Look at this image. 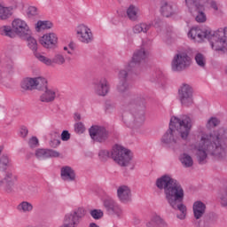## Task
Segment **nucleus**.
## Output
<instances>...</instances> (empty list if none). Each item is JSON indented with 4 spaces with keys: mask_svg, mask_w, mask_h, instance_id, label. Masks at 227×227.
I'll return each instance as SVG.
<instances>
[{
    "mask_svg": "<svg viewBox=\"0 0 227 227\" xmlns=\"http://www.w3.org/2000/svg\"><path fill=\"white\" fill-rule=\"evenodd\" d=\"M192 127L191 117L187 115L171 117L168 130L162 136L161 143L168 148H175L180 143V137L187 141Z\"/></svg>",
    "mask_w": 227,
    "mask_h": 227,
    "instance_id": "f257e3e1",
    "label": "nucleus"
},
{
    "mask_svg": "<svg viewBox=\"0 0 227 227\" xmlns=\"http://www.w3.org/2000/svg\"><path fill=\"white\" fill-rule=\"evenodd\" d=\"M188 38L197 43L208 40L213 51L222 52H226L227 51V27L212 32L199 27H193L188 32Z\"/></svg>",
    "mask_w": 227,
    "mask_h": 227,
    "instance_id": "f03ea898",
    "label": "nucleus"
},
{
    "mask_svg": "<svg viewBox=\"0 0 227 227\" xmlns=\"http://www.w3.org/2000/svg\"><path fill=\"white\" fill-rule=\"evenodd\" d=\"M148 56H150V51L144 48L134 52L130 62L126 65L125 69H121L119 73L117 90L120 93H123L129 90V84L127 83V75H129V72H132L134 68L139 67V64L142 61H145Z\"/></svg>",
    "mask_w": 227,
    "mask_h": 227,
    "instance_id": "7ed1b4c3",
    "label": "nucleus"
},
{
    "mask_svg": "<svg viewBox=\"0 0 227 227\" xmlns=\"http://www.w3.org/2000/svg\"><path fill=\"white\" fill-rule=\"evenodd\" d=\"M98 155L101 160H106V159L112 157L114 162L121 167L129 166L132 162V159H134V153L121 145H114L111 153L107 150H101Z\"/></svg>",
    "mask_w": 227,
    "mask_h": 227,
    "instance_id": "20e7f679",
    "label": "nucleus"
},
{
    "mask_svg": "<svg viewBox=\"0 0 227 227\" xmlns=\"http://www.w3.org/2000/svg\"><path fill=\"white\" fill-rule=\"evenodd\" d=\"M12 166V162L8 156H2L0 158V191L4 192H13L15 184H17V176L12 172H4Z\"/></svg>",
    "mask_w": 227,
    "mask_h": 227,
    "instance_id": "39448f33",
    "label": "nucleus"
},
{
    "mask_svg": "<svg viewBox=\"0 0 227 227\" xmlns=\"http://www.w3.org/2000/svg\"><path fill=\"white\" fill-rule=\"evenodd\" d=\"M156 186L158 189H164L165 198L167 200L184 190L182 185L168 175H165L158 178L156 180Z\"/></svg>",
    "mask_w": 227,
    "mask_h": 227,
    "instance_id": "423d86ee",
    "label": "nucleus"
},
{
    "mask_svg": "<svg viewBox=\"0 0 227 227\" xmlns=\"http://www.w3.org/2000/svg\"><path fill=\"white\" fill-rule=\"evenodd\" d=\"M184 196H185L184 192L181 190V192L167 200L168 205L174 208V210H179L181 213L176 215L177 219H180V221H184V219L187 217V206L182 203V201H184Z\"/></svg>",
    "mask_w": 227,
    "mask_h": 227,
    "instance_id": "0eeeda50",
    "label": "nucleus"
},
{
    "mask_svg": "<svg viewBox=\"0 0 227 227\" xmlns=\"http://www.w3.org/2000/svg\"><path fill=\"white\" fill-rule=\"evenodd\" d=\"M190 13L195 17L196 22L202 24L207 22V14H205V4H200L199 0H185Z\"/></svg>",
    "mask_w": 227,
    "mask_h": 227,
    "instance_id": "6e6552de",
    "label": "nucleus"
},
{
    "mask_svg": "<svg viewBox=\"0 0 227 227\" xmlns=\"http://www.w3.org/2000/svg\"><path fill=\"white\" fill-rule=\"evenodd\" d=\"M74 33L77 40H79L81 43L88 44L95 40L93 31H91V28L86 24H78L74 28Z\"/></svg>",
    "mask_w": 227,
    "mask_h": 227,
    "instance_id": "1a4fd4ad",
    "label": "nucleus"
},
{
    "mask_svg": "<svg viewBox=\"0 0 227 227\" xmlns=\"http://www.w3.org/2000/svg\"><path fill=\"white\" fill-rule=\"evenodd\" d=\"M191 67V57L187 53L176 54L171 62V68L173 72H182Z\"/></svg>",
    "mask_w": 227,
    "mask_h": 227,
    "instance_id": "9d476101",
    "label": "nucleus"
},
{
    "mask_svg": "<svg viewBox=\"0 0 227 227\" xmlns=\"http://www.w3.org/2000/svg\"><path fill=\"white\" fill-rule=\"evenodd\" d=\"M102 204L109 215H114V217H118V219L123 217V209L121 208V206L112 198L102 199Z\"/></svg>",
    "mask_w": 227,
    "mask_h": 227,
    "instance_id": "9b49d317",
    "label": "nucleus"
},
{
    "mask_svg": "<svg viewBox=\"0 0 227 227\" xmlns=\"http://www.w3.org/2000/svg\"><path fill=\"white\" fill-rule=\"evenodd\" d=\"M178 99L182 106L189 107L194 104V98H192V87L187 83H183L178 90Z\"/></svg>",
    "mask_w": 227,
    "mask_h": 227,
    "instance_id": "f8f14e48",
    "label": "nucleus"
},
{
    "mask_svg": "<svg viewBox=\"0 0 227 227\" xmlns=\"http://www.w3.org/2000/svg\"><path fill=\"white\" fill-rule=\"evenodd\" d=\"M12 27L14 31V34L21 38L25 36H29L31 35V28L27 22L20 18H16L12 22Z\"/></svg>",
    "mask_w": 227,
    "mask_h": 227,
    "instance_id": "ddd939ff",
    "label": "nucleus"
},
{
    "mask_svg": "<svg viewBox=\"0 0 227 227\" xmlns=\"http://www.w3.org/2000/svg\"><path fill=\"white\" fill-rule=\"evenodd\" d=\"M90 136L93 141H97L98 143H104L109 136L107 129L104 127L100 126H92L90 129Z\"/></svg>",
    "mask_w": 227,
    "mask_h": 227,
    "instance_id": "4468645a",
    "label": "nucleus"
},
{
    "mask_svg": "<svg viewBox=\"0 0 227 227\" xmlns=\"http://www.w3.org/2000/svg\"><path fill=\"white\" fill-rule=\"evenodd\" d=\"M160 12L163 17H173L178 13V7L174 2L162 1L160 5Z\"/></svg>",
    "mask_w": 227,
    "mask_h": 227,
    "instance_id": "2eb2a0df",
    "label": "nucleus"
},
{
    "mask_svg": "<svg viewBox=\"0 0 227 227\" xmlns=\"http://www.w3.org/2000/svg\"><path fill=\"white\" fill-rule=\"evenodd\" d=\"M39 43L44 49H54L58 45V35L54 32L46 33L39 38Z\"/></svg>",
    "mask_w": 227,
    "mask_h": 227,
    "instance_id": "dca6fc26",
    "label": "nucleus"
},
{
    "mask_svg": "<svg viewBox=\"0 0 227 227\" xmlns=\"http://www.w3.org/2000/svg\"><path fill=\"white\" fill-rule=\"evenodd\" d=\"M109 90H111V87L106 78H101L93 83V92L95 95H98V97H106L109 93Z\"/></svg>",
    "mask_w": 227,
    "mask_h": 227,
    "instance_id": "f3484780",
    "label": "nucleus"
},
{
    "mask_svg": "<svg viewBox=\"0 0 227 227\" xmlns=\"http://www.w3.org/2000/svg\"><path fill=\"white\" fill-rule=\"evenodd\" d=\"M117 197L122 203L130 201V198H132V192L130 191V187L125 184L119 186L117 188Z\"/></svg>",
    "mask_w": 227,
    "mask_h": 227,
    "instance_id": "a211bd4d",
    "label": "nucleus"
},
{
    "mask_svg": "<svg viewBox=\"0 0 227 227\" xmlns=\"http://www.w3.org/2000/svg\"><path fill=\"white\" fill-rule=\"evenodd\" d=\"M192 210L194 218L197 220L201 219L207 212V205L201 200H197L192 205Z\"/></svg>",
    "mask_w": 227,
    "mask_h": 227,
    "instance_id": "6ab92c4d",
    "label": "nucleus"
},
{
    "mask_svg": "<svg viewBox=\"0 0 227 227\" xmlns=\"http://www.w3.org/2000/svg\"><path fill=\"white\" fill-rule=\"evenodd\" d=\"M145 227H169L166 220L160 215L154 214L151 216L150 220L146 223Z\"/></svg>",
    "mask_w": 227,
    "mask_h": 227,
    "instance_id": "aec40b11",
    "label": "nucleus"
},
{
    "mask_svg": "<svg viewBox=\"0 0 227 227\" xmlns=\"http://www.w3.org/2000/svg\"><path fill=\"white\" fill-rule=\"evenodd\" d=\"M58 93V90L52 88L47 87L44 89V92L41 95L40 100L41 102H54L56 100V95Z\"/></svg>",
    "mask_w": 227,
    "mask_h": 227,
    "instance_id": "412c9836",
    "label": "nucleus"
},
{
    "mask_svg": "<svg viewBox=\"0 0 227 227\" xmlns=\"http://www.w3.org/2000/svg\"><path fill=\"white\" fill-rule=\"evenodd\" d=\"M35 157L40 160L50 159V157H59V153L54 150L38 149L35 151Z\"/></svg>",
    "mask_w": 227,
    "mask_h": 227,
    "instance_id": "4be33fe9",
    "label": "nucleus"
},
{
    "mask_svg": "<svg viewBox=\"0 0 227 227\" xmlns=\"http://www.w3.org/2000/svg\"><path fill=\"white\" fill-rule=\"evenodd\" d=\"M61 178L65 182H74L75 180V171L68 166L61 168Z\"/></svg>",
    "mask_w": 227,
    "mask_h": 227,
    "instance_id": "5701e85b",
    "label": "nucleus"
},
{
    "mask_svg": "<svg viewBox=\"0 0 227 227\" xmlns=\"http://www.w3.org/2000/svg\"><path fill=\"white\" fill-rule=\"evenodd\" d=\"M15 8H17V4L9 7L0 4V20L10 19V17L13 15V10H15Z\"/></svg>",
    "mask_w": 227,
    "mask_h": 227,
    "instance_id": "b1692460",
    "label": "nucleus"
},
{
    "mask_svg": "<svg viewBox=\"0 0 227 227\" xmlns=\"http://www.w3.org/2000/svg\"><path fill=\"white\" fill-rule=\"evenodd\" d=\"M126 15L129 20L136 22L139 19V7L131 4L126 10Z\"/></svg>",
    "mask_w": 227,
    "mask_h": 227,
    "instance_id": "393cba45",
    "label": "nucleus"
},
{
    "mask_svg": "<svg viewBox=\"0 0 227 227\" xmlns=\"http://www.w3.org/2000/svg\"><path fill=\"white\" fill-rule=\"evenodd\" d=\"M79 224V221L73 215L72 212L67 213L64 217V223L62 226L64 227H76Z\"/></svg>",
    "mask_w": 227,
    "mask_h": 227,
    "instance_id": "a878e982",
    "label": "nucleus"
},
{
    "mask_svg": "<svg viewBox=\"0 0 227 227\" xmlns=\"http://www.w3.org/2000/svg\"><path fill=\"white\" fill-rule=\"evenodd\" d=\"M179 160L184 166V168H192L194 164V160H192V157L189 155L187 153H183L179 155Z\"/></svg>",
    "mask_w": 227,
    "mask_h": 227,
    "instance_id": "bb28decb",
    "label": "nucleus"
},
{
    "mask_svg": "<svg viewBox=\"0 0 227 227\" xmlns=\"http://www.w3.org/2000/svg\"><path fill=\"white\" fill-rule=\"evenodd\" d=\"M16 208L20 214H30L33 212V204L25 200L20 202Z\"/></svg>",
    "mask_w": 227,
    "mask_h": 227,
    "instance_id": "cd10ccee",
    "label": "nucleus"
},
{
    "mask_svg": "<svg viewBox=\"0 0 227 227\" xmlns=\"http://www.w3.org/2000/svg\"><path fill=\"white\" fill-rule=\"evenodd\" d=\"M150 27H152L151 24L138 23L133 27L132 31L135 35H139L140 33H148Z\"/></svg>",
    "mask_w": 227,
    "mask_h": 227,
    "instance_id": "c85d7f7f",
    "label": "nucleus"
},
{
    "mask_svg": "<svg viewBox=\"0 0 227 227\" xmlns=\"http://www.w3.org/2000/svg\"><path fill=\"white\" fill-rule=\"evenodd\" d=\"M54 25L49 20H38L35 24V31L40 33L45 31V29H52Z\"/></svg>",
    "mask_w": 227,
    "mask_h": 227,
    "instance_id": "c756f323",
    "label": "nucleus"
},
{
    "mask_svg": "<svg viewBox=\"0 0 227 227\" xmlns=\"http://www.w3.org/2000/svg\"><path fill=\"white\" fill-rule=\"evenodd\" d=\"M0 35H2V36H8L9 38H15L16 36L13 27L10 26L0 27Z\"/></svg>",
    "mask_w": 227,
    "mask_h": 227,
    "instance_id": "7c9ffc66",
    "label": "nucleus"
},
{
    "mask_svg": "<svg viewBox=\"0 0 227 227\" xmlns=\"http://www.w3.org/2000/svg\"><path fill=\"white\" fill-rule=\"evenodd\" d=\"M35 57L38 61L45 65L46 67H53L52 64V59H50L49 57H45L43 54L40 52H35Z\"/></svg>",
    "mask_w": 227,
    "mask_h": 227,
    "instance_id": "2f4dec72",
    "label": "nucleus"
},
{
    "mask_svg": "<svg viewBox=\"0 0 227 227\" xmlns=\"http://www.w3.org/2000/svg\"><path fill=\"white\" fill-rule=\"evenodd\" d=\"M47 88V80L45 78H35L34 90H46Z\"/></svg>",
    "mask_w": 227,
    "mask_h": 227,
    "instance_id": "473e14b6",
    "label": "nucleus"
},
{
    "mask_svg": "<svg viewBox=\"0 0 227 227\" xmlns=\"http://www.w3.org/2000/svg\"><path fill=\"white\" fill-rule=\"evenodd\" d=\"M22 90H35V78H25L21 82Z\"/></svg>",
    "mask_w": 227,
    "mask_h": 227,
    "instance_id": "72a5a7b5",
    "label": "nucleus"
},
{
    "mask_svg": "<svg viewBox=\"0 0 227 227\" xmlns=\"http://www.w3.org/2000/svg\"><path fill=\"white\" fill-rule=\"evenodd\" d=\"M52 60V65L53 67L55 65H65V63H67V59H65V55H63V53H57L54 55L53 59H51Z\"/></svg>",
    "mask_w": 227,
    "mask_h": 227,
    "instance_id": "f704fd0d",
    "label": "nucleus"
},
{
    "mask_svg": "<svg viewBox=\"0 0 227 227\" xmlns=\"http://www.w3.org/2000/svg\"><path fill=\"white\" fill-rule=\"evenodd\" d=\"M218 198L222 207H227V185L220 190Z\"/></svg>",
    "mask_w": 227,
    "mask_h": 227,
    "instance_id": "c9c22d12",
    "label": "nucleus"
},
{
    "mask_svg": "<svg viewBox=\"0 0 227 227\" xmlns=\"http://www.w3.org/2000/svg\"><path fill=\"white\" fill-rule=\"evenodd\" d=\"M26 13L27 19H35L38 17V15H40V11H38V8H36V6H28Z\"/></svg>",
    "mask_w": 227,
    "mask_h": 227,
    "instance_id": "e433bc0d",
    "label": "nucleus"
},
{
    "mask_svg": "<svg viewBox=\"0 0 227 227\" xmlns=\"http://www.w3.org/2000/svg\"><path fill=\"white\" fill-rule=\"evenodd\" d=\"M27 42V46L31 51H33L35 56V52H38V43L36 42V39H35V37L28 36Z\"/></svg>",
    "mask_w": 227,
    "mask_h": 227,
    "instance_id": "4c0bfd02",
    "label": "nucleus"
},
{
    "mask_svg": "<svg viewBox=\"0 0 227 227\" xmlns=\"http://www.w3.org/2000/svg\"><path fill=\"white\" fill-rule=\"evenodd\" d=\"M90 215L92 219H95V221H98L104 217V211L102 209H91Z\"/></svg>",
    "mask_w": 227,
    "mask_h": 227,
    "instance_id": "58836bf2",
    "label": "nucleus"
},
{
    "mask_svg": "<svg viewBox=\"0 0 227 227\" xmlns=\"http://www.w3.org/2000/svg\"><path fill=\"white\" fill-rule=\"evenodd\" d=\"M199 2L200 4H204V8H206L207 4H209L210 8H212L215 12L219 11V6L214 0H199Z\"/></svg>",
    "mask_w": 227,
    "mask_h": 227,
    "instance_id": "ea45409f",
    "label": "nucleus"
},
{
    "mask_svg": "<svg viewBox=\"0 0 227 227\" xmlns=\"http://www.w3.org/2000/svg\"><path fill=\"white\" fill-rule=\"evenodd\" d=\"M195 61L199 67L204 68L205 65H207V59L201 53H197L195 55Z\"/></svg>",
    "mask_w": 227,
    "mask_h": 227,
    "instance_id": "a19ab883",
    "label": "nucleus"
},
{
    "mask_svg": "<svg viewBox=\"0 0 227 227\" xmlns=\"http://www.w3.org/2000/svg\"><path fill=\"white\" fill-rule=\"evenodd\" d=\"M79 221L81 218L84 217L86 215L84 208L79 207L74 211L71 212Z\"/></svg>",
    "mask_w": 227,
    "mask_h": 227,
    "instance_id": "79ce46f5",
    "label": "nucleus"
},
{
    "mask_svg": "<svg viewBox=\"0 0 227 227\" xmlns=\"http://www.w3.org/2000/svg\"><path fill=\"white\" fill-rule=\"evenodd\" d=\"M85 130L86 127H84L82 122H77L74 124V132H76V134H84Z\"/></svg>",
    "mask_w": 227,
    "mask_h": 227,
    "instance_id": "37998d69",
    "label": "nucleus"
},
{
    "mask_svg": "<svg viewBox=\"0 0 227 227\" xmlns=\"http://www.w3.org/2000/svg\"><path fill=\"white\" fill-rule=\"evenodd\" d=\"M217 125H219V120L215 117H212L208 120L207 123V128L212 129L214 127H217Z\"/></svg>",
    "mask_w": 227,
    "mask_h": 227,
    "instance_id": "c03bdc74",
    "label": "nucleus"
},
{
    "mask_svg": "<svg viewBox=\"0 0 227 227\" xmlns=\"http://www.w3.org/2000/svg\"><path fill=\"white\" fill-rule=\"evenodd\" d=\"M28 145L30 148H35V146H38V138H36V137H33L29 139Z\"/></svg>",
    "mask_w": 227,
    "mask_h": 227,
    "instance_id": "a18cd8bd",
    "label": "nucleus"
},
{
    "mask_svg": "<svg viewBox=\"0 0 227 227\" xmlns=\"http://www.w3.org/2000/svg\"><path fill=\"white\" fill-rule=\"evenodd\" d=\"M61 139L62 141H68L70 139V133L68 132V130H64L61 133Z\"/></svg>",
    "mask_w": 227,
    "mask_h": 227,
    "instance_id": "49530a36",
    "label": "nucleus"
},
{
    "mask_svg": "<svg viewBox=\"0 0 227 227\" xmlns=\"http://www.w3.org/2000/svg\"><path fill=\"white\" fill-rule=\"evenodd\" d=\"M27 133H28L27 128L26 126H22L20 129V134L21 137H26V136H27Z\"/></svg>",
    "mask_w": 227,
    "mask_h": 227,
    "instance_id": "de8ad7c7",
    "label": "nucleus"
},
{
    "mask_svg": "<svg viewBox=\"0 0 227 227\" xmlns=\"http://www.w3.org/2000/svg\"><path fill=\"white\" fill-rule=\"evenodd\" d=\"M50 145L53 148H56L57 146H59V145H61V141H59L58 139H53V140L51 141Z\"/></svg>",
    "mask_w": 227,
    "mask_h": 227,
    "instance_id": "09e8293b",
    "label": "nucleus"
},
{
    "mask_svg": "<svg viewBox=\"0 0 227 227\" xmlns=\"http://www.w3.org/2000/svg\"><path fill=\"white\" fill-rule=\"evenodd\" d=\"M137 123H143V121H145V115H137L135 118Z\"/></svg>",
    "mask_w": 227,
    "mask_h": 227,
    "instance_id": "8fccbe9b",
    "label": "nucleus"
},
{
    "mask_svg": "<svg viewBox=\"0 0 227 227\" xmlns=\"http://www.w3.org/2000/svg\"><path fill=\"white\" fill-rule=\"evenodd\" d=\"M67 47L69 48L70 51L74 53V51L75 50V44L74 43H69Z\"/></svg>",
    "mask_w": 227,
    "mask_h": 227,
    "instance_id": "3c124183",
    "label": "nucleus"
},
{
    "mask_svg": "<svg viewBox=\"0 0 227 227\" xmlns=\"http://www.w3.org/2000/svg\"><path fill=\"white\" fill-rule=\"evenodd\" d=\"M63 51H65V52H67V54H69L70 56H72V54H74L68 48V46H64L63 47Z\"/></svg>",
    "mask_w": 227,
    "mask_h": 227,
    "instance_id": "603ef678",
    "label": "nucleus"
},
{
    "mask_svg": "<svg viewBox=\"0 0 227 227\" xmlns=\"http://www.w3.org/2000/svg\"><path fill=\"white\" fill-rule=\"evenodd\" d=\"M161 24H162V23H161L160 21H159V22L156 21V22L153 24V27H156V29H159V27H160Z\"/></svg>",
    "mask_w": 227,
    "mask_h": 227,
    "instance_id": "864d4df0",
    "label": "nucleus"
},
{
    "mask_svg": "<svg viewBox=\"0 0 227 227\" xmlns=\"http://www.w3.org/2000/svg\"><path fill=\"white\" fill-rule=\"evenodd\" d=\"M74 120H76V121H79L81 120V114H75Z\"/></svg>",
    "mask_w": 227,
    "mask_h": 227,
    "instance_id": "5fc2aeb1",
    "label": "nucleus"
},
{
    "mask_svg": "<svg viewBox=\"0 0 227 227\" xmlns=\"http://www.w3.org/2000/svg\"><path fill=\"white\" fill-rule=\"evenodd\" d=\"M4 68H3V64H1V61H0V74H2Z\"/></svg>",
    "mask_w": 227,
    "mask_h": 227,
    "instance_id": "6e6d98bb",
    "label": "nucleus"
},
{
    "mask_svg": "<svg viewBox=\"0 0 227 227\" xmlns=\"http://www.w3.org/2000/svg\"><path fill=\"white\" fill-rule=\"evenodd\" d=\"M1 153H3V149L2 148H0V155H1Z\"/></svg>",
    "mask_w": 227,
    "mask_h": 227,
    "instance_id": "4d7b16f0",
    "label": "nucleus"
}]
</instances>
